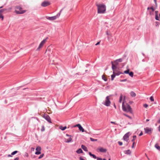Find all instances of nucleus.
<instances>
[{
	"instance_id": "1",
	"label": "nucleus",
	"mask_w": 160,
	"mask_h": 160,
	"mask_svg": "<svg viewBox=\"0 0 160 160\" xmlns=\"http://www.w3.org/2000/svg\"><path fill=\"white\" fill-rule=\"evenodd\" d=\"M98 7V13H104L106 10V6L103 4H96Z\"/></svg>"
},
{
	"instance_id": "2",
	"label": "nucleus",
	"mask_w": 160,
	"mask_h": 160,
	"mask_svg": "<svg viewBox=\"0 0 160 160\" xmlns=\"http://www.w3.org/2000/svg\"><path fill=\"white\" fill-rule=\"evenodd\" d=\"M15 8L16 9L19 10V11L17 10H15V12L17 14H23L26 12V10H22V8L20 6H16Z\"/></svg>"
},
{
	"instance_id": "3",
	"label": "nucleus",
	"mask_w": 160,
	"mask_h": 160,
	"mask_svg": "<svg viewBox=\"0 0 160 160\" xmlns=\"http://www.w3.org/2000/svg\"><path fill=\"white\" fill-rule=\"evenodd\" d=\"M122 109L123 111L126 112H129L131 113L132 112V109L130 105L128 104H127V107L126 108V106L124 105L123 102L122 104Z\"/></svg>"
},
{
	"instance_id": "4",
	"label": "nucleus",
	"mask_w": 160,
	"mask_h": 160,
	"mask_svg": "<svg viewBox=\"0 0 160 160\" xmlns=\"http://www.w3.org/2000/svg\"><path fill=\"white\" fill-rule=\"evenodd\" d=\"M62 9H61L60 10V12L59 13H58L57 14V15L56 16H52V17H46L47 19L49 20H51V21H53V20L56 19L57 18L59 17V16H60V13H61V12H62Z\"/></svg>"
},
{
	"instance_id": "5",
	"label": "nucleus",
	"mask_w": 160,
	"mask_h": 160,
	"mask_svg": "<svg viewBox=\"0 0 160 160\" xmlns=\"http://www.w3.org/2000/svg\"><path fill=\"white\" fill-rule=\"evenodd\" d=\"M102 104L106 106H109L111 104V102L110 100L109 96H108L106 98L105 101L102 103Z\"/></svg>"
},
{
	"instance_id": "6",
	"label": "nucleus",
	"mask_w": 160,
	"mask_h": 160,
	"mask_svg": "<svg viewBox=\"0 0 160 160\" xmlns=\"http://www.w3.org/2000/svg\"><path fill=\"white\" fill-rule=\"evenodd\" d=\"M48 38H46L43 40L40 43L39 46L38 48H37V50L39 51L41 48L44 45V44L46 42L47 40L48 39Z\"/></svg>"
},
{
	"instance_id": "7",
	"label": "nucleus",
	"mask_w": 160,
	"mask_h": 160,
	"mask_svg": "<svg viewBox=\"0 0 160 160\" xmlns=\"http://www.w3.org/2000/svg\"><path fill=\"white\" fill-rule=\"evenodd\" d=\"M12 9V8H9L8 9L3 8L0 10V14H2V13L6 11L5 13L10 12L11 10Z\"/></svg>"
},
{
	"instance_id": "8",
	"label": "nucleus",
	"mask_w": 160,
	"mask_h": 160,
	"mask_svg": "<svg viewBox=\"0 0 160 160\" xmlns=\"http://www.w3.org/2000/svg\"><path fill=\"white\" fill-rule=\"evenodd\" d=\"M74 127H78L79 130L80 131H81L82 132H85L87 133H88L87 131L84 130V129L82 127L80 124H78L75 125Z\"/></svg>"
},
{
	"instance_id": "9",
	"label": "nucleus",
	"mask_w": 160,
	"mask_h": 160,
	"mask_svg": "<svg viewBox=\"0 0 160 160\" xmlns=\"http://www.w3.org/2000/svg\"><path fill=\"white\" fill-rule=\"evenodd\" d=\"M146 133L149 134H150L152 133V129L151 128L147 127L144 128Z\"/></svg>"
},
{
	"instance_id": "10",
	"label": "nucleus",
	"mask_w": 160,
	"mask_h": 160,
	"mask_svg": "<svg viewBox=\"0 0 160 160\" xmlns=\"http://www.w3.org/2000/svg\"><path fill=\"white\" fill-rule=\"evenodd\" d=\"M50 4V2H49L44 1L42 3L41 6L43 7H46L49 5Z\"/></svg>"
},
{
	"instance_id": "11",
	"label": "nucleus",
	"mask_w": 160,
	"mask_h": 160,
	"mask_svg": "<svg viewBox=\"0 0 160 160\" xmlns=\"http://www.w3.org/2000/svg\"><path fill=\"white\" fill-rule=\"evenodd\" d=\"M158 11H155V19L157 20H159L160 18V14L158 13Z\"/></svg>"
},
{
	"instance_id": "12",
	"label": "nucleus",
	"mask_w": 160,
	"mask_h": 160,
	"mask_svg": "<svg viewBox=\"0 0 160 160\" xmlns=\"http://www.w3.org/2000/svg\"><path fill=\"white\" fill-rule=\"evenodd\" d=\"M44 118L49 122V123L52 122L51 121V118L49 115H48L47 114L45 115L44 116Z\"/></svg>"
},
{
	"instance_id": "13",
	"label": "nucleus",
	"mask_w": 160,
	"mask_h": 160,
	"mask_svg": "<svg viewBox=\"0 0 160 160\" xmlns=\"http://www.w3.org/2000/svg\"><path fill=\"white\" fill-rule=\"evenodd\" d=\"M129 132L127 133L126 134H125L123 137L124 140L126 141L127 142H128L129 140Z\"/></svg>"
},
{
	"instance_id": "14",
	"label": "nucleus",
	"mask_w": 160,
	"mask_h": 160,
	"mask_svg": "<svg viewBox=\"0 0 160 160\" xmlns=\"http://www.w3.org/2000/svg\"><path fill=\"white\" fill-rule=\"evenodd\" d=\"M98 150H99L100 152L103 153H105L107 151V149L104 148L102 147H101L100 148H98Z\"/></svg>"
},
{
	"instance_id": "15",
	"label": "nucleus",
	"mask_w": 160,
	"mask_h": 160,
	"mask_svg": "<svg viewBox=\"0 0 160 160\" xmlns=\"http://www.w3.org/2000/svg\"><path fill=\"white\" fill-rule=\"evenodd\" d=\"M122 58H119V59H117L115 61V63H116V65H117L118 62H122Z\"/></svg>"
},
{
	"instance_id": "16",
	"label": "nucleus",
	"mask_w": 160,
	"mask_h": 160,
	"mask_svg": "<svg viewBox=\"0 0 160 160\" xmlns=\"http://www.w3.org/2000/svg\"><path fill=\"white\" fill-rule=\"evenodd\" d=\"M111 63L112 65V69L113 70V71L115 72V70L117 69V67L115 65H114L113 64V62L112 61L111 62Z\"/></svg>"
},
{
	"instance_id": "17",
	"label": "nucleus",
	"mask_w": 160,
	"mask_h": 160,
	"mask_svg": "<svg viewBox=\"0 0 160 160\" xmlns=\"http://www.w3.org/2000/svg\"><path fill=\"white\" fill-rule=\"evenodd\" d=\"M81 148L83 150H84V151H86V152H87L88 151V149H87V148L85 146L83 145H81Z\"/></svg>"
},
{
	"instance_id": "18",
	"label": "nucleus",
	"mask_w": 160,
	"mask_h": 160,
	"mask_svg": "<svg viewBox=\"0 0 160 160\" xmlns=\"http://www.w3.org/2000/svg\"><path fill=\"white\" fill-rule=\"evenodd\" d=\"M72 137H70L68 139H67L66 141H65V142H67V143H69V142H72Z\"/></svg>"
},
{
	"instance_id": "19",
	"label": "nucleus",
	"mask_w": 160,
	"mask_h": 160,
	"mask_svg": "<svg viewBox=\"0 0 160 160\" xmlns=\"http://www.w3.org/2000/svg\"><path fill=\"white\" fill-rule=\"evenodd\" d=\"M124 152L125 154L129 155H130L131 153V151L129 149L125 151Z\"/></svg>"
},
{
	"instance_id": "20",
	"label": "nucleus",
	"mask_w": 160,
	"mask_h": 160,
	"mask_svg": "<svg viewBox=\"0 0 160 160\" xmlns=\"http://www.w3.org/2000/svg\"><path fill=\"white\" fill-rule=\"evenodd\" d=\"M76 152L78 154L81 153L83 152V151L82 149L81 148L78 149V150H77Z\"/></svg>"
},
{
	"instance_id": "21",
	"label": "nucleus",
	"mask_w": 160,
	"mask_h": 160,
	"mask_svg": "<svg viewBox=\"0 0 160 160\" xmlns=\"http://www.w3.org/2000/svg\"><path fill=\"white\" fill-rule=\"evenodd\" d=\"M113 74L111 75V80L112 81L114 80V78H115L116 75L115 74V72L113 71Z\"/></svg>"
},
{
	"instance_id": "22",
	"label": "nucleus",
	"mask_w": 160,
	"mask_h": 160,
	"mask_svg": "<svg viewBox=\"0 0 160 160\" xmlns=\"http://www.w3.org/2000/svg\"><path fill=\"white\" fill-rule=\"evenodd\" d=\"M155 147L158 150L160 151V147L158 143H156L155 145Z\"/></svg>"
},
{
	"instance_id": "23",
	"label": "nucleus",
	"mask_w": 160,
	"mask_h": 160,
	"mask_svg": "<svg viewBox=\"0 0 160 160\" xmlns=\"http://www.w3.org/2000/svg\"><path fill=\"white\" fill-rule=\"evenodd\" d=\"M102 78L105 81H107L108 80L107 78L104 75H103L102 76Z\"/></svg>"
},
{
	"instance_id": "24",
	"label": "nucleus",
	"mask_w": 160,
	"mask_h": 160,
	"mask_svg": "<svg viewBox=\"0 0 160 160\" xmlns=\"http://www.w3.org/2000/svg\"><path fill=\"white\" fill-rule=\"evenodd\" d=\"M59 128L61 129V130L63 131L67 128V127L65 126L63 127L62 126H61Z\"/></svg>"
},
{
	"instance_id": "25",
	"label": "nucleus",
	"mask_w": 160,
	"mask_h": 160,
	"mask_svg": "<svg viewBox=\"0 0 160 160\" xmlns=\"http://www.w3.org/2000/svg\"><path fill=\"white\" fill-rule=\"evenodd\" d=\"M130 93L131 96L132 97H135V96H136V94L133 92V91L131 92H130Z\"/></svg>"
},
{
	"instance_id": "26",
	"label": "nucleus",
	"mask_w": 160,
	"mask_h": 160,
	"mask_svg": "<svg viewBox=\"0 0 160 160\" xmlns=\"http://www.w3.org/2000/svg\"><path fill=\"white\" fill-rule=\"evenodd\" d=\"M41 147L40 146L37 147L36 148V150L37 151H41Z\"/></svg>"
},
{
	"instance_id": "27",
	"label": "nucleus",
	"mask_w": 160,
	"mask_h": 160,
	"mask_svg": "<svg viewBox=\"0 0 160 160\" xmlns=\"http://www.w3.org/2000/svg\"><path fill=\"white\" fill-rule=\"evenodd\" d=\"M128 74L131 77H133V72L132 71H131L130 72H129Z\"/></svg>"
},
{
	"instance_id": "28",
	"label": "nucleus",
	"mask_w": 160,
	"mask_h": 160,
	"mask_svg": "<svg viewBox=\"0 0 160 160\" xmlns=\"http://www.w3.org/2000/svg\"><path fill=\"white\" fill-rule=\"evenodd\" d=\"M121 73H122L121 72H119V71H118L117 72H115V75L116 76L119 75Z\"/></svg>"
},
{
	"instance_id": "29",
	"label": "nucleus",
	"mask_w": 160,
	"mask_h": 160,
	"mask_svg": "<svg viewBox=\"0 0 160 160\" xmlns=\"http://www.w3.org/2000/svg\"><path fill=\"white\" fill-rule=\"evenodd\" d=\"M122 98V94L121 95L119 100V102L121 103Z\"/></svg>"
},
{
	"instance_id": "30",
	"label": "nucleus",
	"mask_w": 160,
	"mask_h": 160,
	"mask_svg": "<svg viewBox=\"0 0 160 160\" xmlns=\"http://www.w3.org/2000/svg\"><path fill=\"white\" fill-rule=\"evenodd\" d=\"M1 19L2 21H3L4 19V16L2 14H0V19Z\"/></svg>"
},
{
	"instance_id": "31",
	"label": "nucleus",
	"mask_w": 160,
	"mask_h": 160,
	"mask_svg": "<svg viewBox=\"0 0 160 160\" xmlns=\"http://www.w3.org/2000/svg\"><path fill=\"white\" fill-rule=\"evenodd\" d=\"M90 139L91 141L92 142L97 141V139H93L92 138H90Z\"/></svg>"
},
{
	"instance_id": "32",
	"label": "nucleus",
	"mask_w": 160,
	"mask_h": 160,
	"mask_svg": "<svg viewBox=\"0 0 160 160\" xmlns=\"http://www.w3.org/2000/svg\"><path fill=\"white\" fill-rule=\"evenodd\" d=\"M136 135L133 136V139L132 140V141L133 142H134V141L135 139H136Z\"/></svg>"
},
{
	"instance_id": "33",
	"label": "nucleus",
	"mask_w": 160,
	"mask_h": 160,
	"mask_svg": "<svg viewBox=\"0 0 160 160\" xmlns=\"http://www.w3.org/2000/svg\"><path fill=\"white\" fill-rule=\"evenodd\" d=\"M18 151H14V152H12L11 154V155H15V154H16V153H17V152H18Z\"/></svg>"
},
{
	"instance_id": "34",
	"label": "nucleus",
	"mask_w": 160,
	"mask_h": 160,
	"mask_svg": "<svg viewBox=\"0 0 160 160\" xmlns=\"http://www.w3.org/2000/svg\"><path fill=\"white\" fill-rule=\"evenodd\" d=\"M123 115H124V116H126L128 118H130V119H132V117H131V116H129V115H127V114H126L124 113V114H123Z\"/></svg>"
},
{
	"instance_id": "35",
	"label": "nucleus",
	"mask_w": 160,
	"mask_h": 160,
	"mask_svg": "<svg viewBox=\"0 0 160 160\" xmlns=\"http://www.w3.org/2000/svg\"><path fill=\"white\" fill-rule=\"evenodd\" d=\"M129 72V69L125 71L124 73L126 74H128Z\"/></svg>"
},
{
	"instance_id": "36",
	"label": "nucleus",
	"mask_w": 160,
	"mask_h": 160,
	"mask_svg": "<svg viewBox=\"0 0 160 160\" xmlns=\"http://www.w3.org/2000/svg\"><path fill=\"white\" fill-rule=\"evenodd\" d=\"M45 130V128L44 126H42V128L41 129V131L42 132H43Z\"/></svg>"
},
{
	"instance_id": "37",
	"label": "nucleus",
	"mask_w": 160,
	"mask_h": 160,
	"mask_svg": "<svg viewBox=\"0 0 160 160\" xmlns=\"http://www.w3.org/2000/svg\"><path fill=\"white\" fill-rule=\"evenodd\" d=\"M44 154L43 153H42V154H41L38 157V159H41L44 156Z\"/></svg>"
},
{
	"instance_id": "38",
	"label": "nucleus",
	"mask_w": 160,
	"mask_h": 160,
	"mask_svg": "<svg viewBox=\"0 0 160 160\" xmlns=\"http://www.w3.org/2000/svg\"><path fill=\"white\" fill-rule=\"evenodd\" d=\"M41 151H36V152L35 154L36 155H39L41 154Z\"/></svg>"
},
{
	"instance_id": "39",
	"label": "nucleus",
	"mask_w": 160,
	"mask_h": 160,
	"mask_svg": "<svg viewBox=\"0 0 160 160\" xmlns=\"http://www.w3.org/2000/svg\"><path fill=\"white\" fill-rule=\"evenodd\" d=\"M150 100L152 101H154V99H153V97L151 96L150 97Z\"/></svg>"
},
{
	"instance_id": "40",
	"label": "nucleus",
	"mask_w": 160,
	"mask_h": 160,
	"mask_svg": "<svg viewBox=\"0 0 160 160\" xmlns=\"http://www.w3.org/2000/svg\"><path fill=\"white\" fill-rule=\"evenodd\" d=\"M118 144L120 146H121L122 144V143L120 141H118Z\"/></svg>"
},
{
	"instance_id": "41",
	"label": "nucleus",
	"mask_w": 160,
	"mask_h": 160,
	"mask_svg": "<svg viewBox=\"0 0 160 160\" xmlns=\"http://www.w3.org/2000/svg\"><path fill=\"white\" fill-rule=\"evenodd\" d=\"M91 157H92L94 159H96L97 158V157L94 154H92V156Z\"/></svg>"
},
{
	"instance_id": "42",
	"label": "nucleus",
	"mask_w": 160,
	"mask_h": 160,
	"mask_svg": "<svg viewBox=\"0 0 160 160\" xmlns=\"http://www.w3.org/2000/svg\"><path fill=\"white\" fill-rule=\"evenodd\" d=\"M24 156L27 157H28V153L27 152H25V154Z\"/></svg>"
},
{
	"instance_id": "43",
	"label": "nucleus",
	"mask_w": 160,
	"mask_h": 160,
	"mask_svg": "<svg viewBox=\"0 0 160 160\" xmlns=\"http://www.w3.org/2000/svg\"><path fill=\"white\" fill-rule=\"evenodd\" d=\"M150 8L152 10V12L154 11V10H155V9H154V8H153L152 6L151 7H150Z\"/></svg>"
},
{
	"instance_id": "44",
	"label": "nucleus",
	"mask_w": 160,
	"mask_h": 160,
	"mask_svg": "<svg viewBox=\"0 0 160 160\" xmlns=\"http://www.w3.org/2000/svg\"><path fill=\"white\" fill-rule=\"evenodd\" d=\"M148 106V105L147 104H144L143 105V107L145 108H147Z\"/></svg>"
},
{
	"instance_id": "45",
	"label": "nucleus",
	"mask_w": 160,
	"mask_h": 160,
	"mask_svg": "<svg viewBox=\"0 0 160 160\" xmlns=\"http://www.w3.org/2000/svg\"><path fill=\"white\" fill-rule=\"evenodd\" d=\"M127 79H122L120 80V82H125L126 81Z\"/></svg>"
},
{
	"instance_id": "46",
	"label": "nucleus",
	"mask_w": 160,
	"mask_h": 160,
	"mask_svg": "<svg viewBox=\"0 0 160 160\" xmlns=\"http://www.w3.org/2000/svg\"><path fill=\"white\" fill-rule=\"evenodd\" d=\"M135 142H133V143H132V148H134V144H135Z\"/></svg>"
},
{
	"instance_id": "47",
	"label": "nucleus",
	"mask_w": 160,
	"mask_h": 160,
	"mask_svg": "<svg viewBox=\"0 0 160 160\" xmlns=\"http://www.w3.org/2000/svg\"><path fill=\"white\" fill-rule=\"evenodd\" d=\"M96 158L97 160H102V158H100L97 157Z\"/></svg>"
},
{
	"instance_id": "48",
	"label": "nucleus",
	"mask_w": 160,
	"mask_h": 160,
	"mask_svg": "<svg viewBox=\"0 0 160 160\" xmlns=\"http://www.w3.org/2000/svg\"><path fill=\"white\" fill-rule=\"evenodd\" d=\"M66 136L68 137H73V136L71 135H69L68 134H66Z\"/></svg>"
},
{
	"instance_id": "49",
	"label": "nucleus",
	"mask_w": 160,
	"mask_h": 160,
	"mask_svg": "<svg viewBox=\"0 0 160 160\" xmlns=\"http://www.w3.org/2000/svg\"><path fill=\"white\" fill-rule=\"evenodd\" d=\"M79 160H85L84 159L82 158V157H80V158H79Z\"/></svg>"
},
{
	"instance_id": "50",
	"label": "nucleus",
	"mask_w": 160,
	"mask_h": 160,
	"mask_svg": "<svg viewBox=\"0 0 160 160\" xmlns=\"http://www.w3.org/2000/svg\"><path fill=\"white\" fill-rule=\"evenodd\" d=\"M89 155H90V156H91H91H92V155L93 154H92L91 152H89Z\"/></svg>"
},
{
	"instance_id": "51",
	"label": "nucleus",
	"mask_w": 160,
	"mask_h": 160,
	"mask_svg": "<svg viewBox=\"0 0 160 160\" xmlns=\"http://www.w3.org/2000/svg\"><path fill=\"white\" fill-rule=\"evenodd\" d=\"M31 150L32 151H33L34 150V148H31Z\"/></svg>"
},
{
	"instance_id": "52",
	"label": "nucleus",
	"mask_w": 160,
	"mask_h": 160,
	"mask_svg": "<svg viewBox=\"0 0 160 160\" xmlns=\"http://www.w3.org/2000/svg\"><path fill=\"white\" fill-rule=\"evenodd\" d=\"M106 33L107 35H108V36H109V35H110V34L109 33H108V31H106Z\"/></svg>"
},
{
	"instance_id": "53",
	"label": "nucleus",
	"mask_w": 160,
	"mask_h": 160,
	"mask_svg": "<svg viewBox=\"0 0 160 160\" xmlns=\"http://www.w3.org/2000/svg\"><path fill=\"white\" fill-rule=\"evenodd\" d=\"M19 158H18V157H17V158H15L14 159V160H19Z\"/></svg>"
},
{
	"instance_id": "54",
	"label": "nucleus",
	"mask_w": 160,
	"mask_h": 160,
	"mask_svg": "<svg viewBox=\"0 0 160 160\" xmlns=\"http://www.w3.org/2000/svg\"><path fill=\"white\" fill-rule=\"evenodd\" d=\"M142 134H143L142 132H141L139 134V136H142Z\"/></svg>"
},
{
	"instance_id": "55",
	"label": "nucleus",
	"mask_w": 160,
	"mask_h": 160,
	"mask_svg": "<svg viewBox=\"0 0 160 160\" xmlns=\"http://www.w3.org/2000/svg\"><path fill=\"white\" fill-rule=\"evenodd\" d=\"M157 123H160V118H159L158 121H157Z\"/></svg>"
},
{
	"instance_id": "56",
	"label": "nucleus",
	"mask_w": 160,
	"mask_h": 160,
	"mask_svg": "<svg viewBox=\"0 0 160 160\" xmlns=\"http://www.w3.org/2000/svg\"><path fill=\"white\" fill-rule=\"evenodd\" d=\"M111 123H112V124H116L115 122H112V121L111 122Z\"/></svg>"
},
{
	"instance_id": "57",
	"label": "nucleus",
	"mask_w": 160,
	"mask_h": 160,
	"mask_svg": "<svg viewBox=\"0 0 160 160\" xmlns=\"http://www.w3.org/2000/svg\"><path fill=\"white\" fill-rule=\"evenodd\" d=\"M100 42H98L96 44H95V45H97L99 44Z\"/></svg>"
},
{
	"instance_id": "58",
	"label": "nucleus",
	"mask_w": 160,
	"mask_h": 160,
	"mask_svg": "<svg viewBox=\"0 0 160 160\" xmlns=\"http://www.w3.org/2000/svg\"><path fill=\"white\" fill-rule=\"evenodd\" d=\"M158 130L159 132H160V125L158 127Z\"/></svg>"
},
{
	"instance_id": "59",
	"label": "nucleus",
	"mask_w": 160,
	"mask_h": 160,
	"mask_svg": "<svg viewBox=\"0 0 160 160\" xmlns=\"http://www.w3.org/2000/svg\"><path fill=\"white\" fill-rule=\"evenodd\" d=\"M76 74H78V75H81V74L79 72L77 73Z\"/></svg>"
},
{
	"instance_id": "60",
	"label": "nucleus",
	"mask_w": 160,
	"mask_h": 160,
	"mask_svg": "<svg viewBox=\"0 0 160 160\" xmlns=\"http://www.w3.org/2000/svg\"><path fill=\"white\" fill-rule=\"evenodd\" d=\"M154 2L155 3V4H156V3L157 2V0H154Z\"/></svg>"
},
{
	"instance_id": "61",
	"label": "nucleus",
	"mask_w": 160,
	"mask_h": 160,
	"mask_svg": "<svg viewBox=\"0 0 160 160\" xmlns=\"http://www.w3.org/2000/svg\"><path fill=\"white\" fill-rule=\"evenodd\" d=\"M12 156H11V155H10V154H8V157H11Z\"/></svg>"
},
{
	"instance_id": "62",
	"label": "nucleus",
	"mask_w": 160,
	"mask_h": 160,
	"mask_svg": "<svg viewBox=\"0 0 160 160\" xmlns=\"http://www.w3.org/2000/svg\"><path fill=\"white\" fill-rule=\"evenodd\" d=\"M149 121V119H146V122H148V121Z\"/></svg>"
},
{
	"instance_id": "63",
	"label": "nucleus",
	"mask_w": 160,
	"mask_h": 160,
	"mask_svg": "<svg viewBox=\"0 0 160 160\" xmlns=\"http://www.w3.org/2000/svg\"><path fill=\"white\" fill-rule=\"evenodd\" d=\"M155 4V6L156 7H157V3H156V4Z\"/></svg>"
},
{
	"instance_id": "64",
	"label": "nucleus",
	"mask_w": 160,
	"mask_h": 160,
	"mask_svg": "<svg viewBox=\"0 0 160 160\" xmlns=\"http://www.w3.org/2000/svg\"><path fill=\"white\" fill-rule=\"evenodd\" d=\"M145 61L144 59H143L142 60V61L143 62H145Z\"/></svg>"
}]
</instances>
